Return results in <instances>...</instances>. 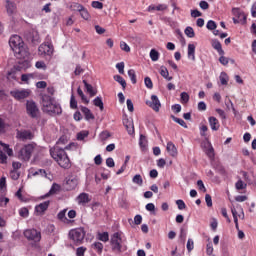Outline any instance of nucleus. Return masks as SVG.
Instances as JSON below:
<instances>
[{"label":"nucleus","instance_id":"bb28decb","mask_svg":"<svg viewBox=\"0 0 256 256\" xmlns=\"http://www.w3.org/2000/svg\"><path fill=\"white\" fill-rule=\"evenodd\" d=\"M83 83H84L87 93H89L90 97H95V95H97V92H95V90H93V86H91L89 83H87V80H83Z\"/></svg>","mask_w":256,"mask_h":256},{"label":"nucleus","instance_id":"a18cd8bd","mask_svg":"<svg viewBox=\"0 0 256 256\" xmlns=\"http://www.w3.org/2000/svg\"><path fill=\"white\" fill-rule=\"evenodd\" d=\"M239 211L237 212V209L235 208L236 218L237 219H245V212L243 211V208L239 207Z\"/></svg>","mask_w":256,"mask_h":256},{"label":"nucleus","instance_id":"9d476101","mask_svg":"<svg viewBox=\"0 0 256 256\" xmlns=\"http://www.w3.org/2000/svg\"><path fill=\"white\" fill-rule=\"evenodd\" d=\"M24 236L26 237V239H29L30 241H35V243L41 241V232L37 231L36 229L25 230Z\"/></svg>","mask_w":256,"mask_h":256},{"label":"nucleus","instance_id":"f257e3e1","mask_svg":"<svg viewBox=\"0 0 256 256\" xmlns=\"http://www.w3.org/2000/svg\"><path fill=\"white\" fill-rule=\"evenodd\" d=\"M9 45L17 59H24L22 69H29L31 67V63L28 60L29 49L25 46L23 38L19 35H12L9 39Z\"/></svg>","mask_w":256,"mask_h":256},{"label":"nucleus","instance_id":"f8f14e48","mask_svg":"<svg viewBox=\"0 0 256 256\" xmlns=\"http://www.w3.org/2000/svg\"><path fill=\"white\" fill-rule=\"evenodd\" d=\"M30 93L29 90H14L10 92V95L14 97V99H17V101H21V99H27Z\"/></svg>","mask_w":256,"mask_h":256},{"label":"nucleus","instance_id":"f3484780","mask_svg":"<svg viewBox=\"0 0 256 256\" xmlns=\"http://www.w3.org/2000/svg\"><path fill=\"white\" fill-rule=\"evenodd\" d=\"M123 125L126 128V131H128L129 135H133L135 133V126L133 124V120L126 118L123 120Z\"/></svg>","mask_w":256,"mask_h":256},{"label":"nucleus","instance_id":"0eeeda50","mask_svg":"<svg viewBox=\"0 0 256 256\" xmlns=\"http://www.w3.org/2000/svg\"><path fill=\"white\" fill-rule=\"evenodd\" d=\"M53 51V44L51 42H44L38 48V55L41 57H51Z\"/></svg>","mask_w":256,"mask_h":256},{"label":"nucleus","instance_id":"774afa93","mask_svg":"<svg viewBox=\"0 0 256 256\" xmlns=\"http://www.w3.org/2000/svg\"><path fill=\"white\" fill-rule=\"evenodd\" d=\"M207 255H213V244L210 242L206 246Z\"/></svg>","mask_w":256,"mask_h":256},{"label":"nucleus","instance_id":"052dcab7","mask_svg":"<svg viewBox=\"0 0 256 256\" xmlns=\"http://www.w3.org/2000/svg\"><path fill=\"white\" fill-rule=\"evenodd\" d=\"M0 163H2V165L7 163V155L3 152V150H0Z\"/></svg>","mask_w":256,"mask_h":256},{"label":"nucleus","instance_id":"6ab92c4d","mask_svg":"<svg viewBox=\"0 0 256 256\" xmlns=\"http://www.w3.org/2000/svg\"><path fill=\"white\" fill-rule=\"evenodd\" d=\"M208 122L212 131H219V127H221V124H219V120L217 118L210 116L208 118Z\"/></svg>","mask_w":256,"mask_h":256},{"label":"nucleus","instance_id":"a19ab883","mask_svg":"<svg viewBox=\"0 0 256 256\" xmlns=\"http://www.w3.org/2000/svg\"><path fill=\"white\" fill-rule=\"evenodd\" d=\"M116 69H118V72L120 73V75H124L125 74V63L124 62L117 63Z\"/></svg>","mask_w":256,"mask_h":256},{"label":"nucleus","instance_id":"6e6d98bb","mask_svg":"<svg viewBox=\"0 0 256 256\" xmlns=\"http://www.w3.org/2000/svg\"><path fill=\"white\" fill-rule=\"evenodd\" d=\"M5 129H7V123L0 117V133H5Z\"/></svg>","mask_w":256,"mask_h":256},{"label":"nucleus","instance_id":"0e129e2a","mask_svg":"<svg viewBox=\"0 0 256 256\" xmlns=\"http://www.w3.org/2000/svg\"><path fill=\"white\" fill-rule=\"evenodd\" d=\"M7 79H9V81L17 79L15 70H11L7 73Z\"/></svg>","mask_w":256,"mask_h":256},{"label":"nucleus","instance_id":"e433bc0d","mask_svg":"<svg viewBox=\"0 0 256 256\" xmlns=\"http://www.w3.org/2000/svg\"><path fill=\"white\" fill-rule=\"evenodd\" d=\"M95 107H99L100 111H103V100H101V97H96L93 101Z\"/></svg>","mask_w":256,"mask_h":256},{"label":"nucleus","instance_id":"3c124183","mask_svg":"<svg viewBox=\"0 0 256 256\" xmlns=\"http://www.w3.org/2000/svg\"><path fill=\"white\" fill-rule=\"evenodd\" d=\"M19 215H20V217L27 218V217H29V210L27 208H21L19 210Z\"/></svg>","mask_w":256,"mask_h":256},{"label":"nucleus","instance_id":"423d86ee","mask_svg":"<svg viewBox=\"0 0 256 256\" xmlns=\"http://www.w3.org/2000/svg\"><path fill=\"white\" fill-rule=\"evenodd\" d=\"M69 238L76 243V245H81L83 239H85V230L83 228H76L69 232Z\"/></svg>","mask_w":256,"mask_h":256},{"label":"nucleus","instance_id":"338daca9","mask_svg":"<svg viewBox=\"0 0 256 256\" xmlns=\"http://www.w3.org/2000/svg\"><path fill=\"white\" fill-rule=\"evenodd\" d=\"M92 7L94 9H103V3L99 2V1H93Z\"/></svg>","mask_w":256,"mask_h":256},{"label":"nucleus","instance_id":"5fc2aeb1","mask_svg":"<svg viewBox=\"0 0 256 256\" xmlns=\"http://www.w3.org/2000/svg\"><path fill=\"white\" fill-rule=\"evenodd\" d=\"M120 49H122V51H125L126 53H129V51H131V47H129L128 44L125 42H120Z\"/></svg>","mask_w":256,"mask_h":256},{"label":"nucleus","instance_id":"ea45409f","mask_svg":"<svg viewBox=\"0 0 256 256\" xmlns=\"http://www.w3.org/2000/svg\"><path fill=\"white\" fill-rule=\"evenodd\" d=\"M231 213L233 215V219H234V223H235V228L237 229V231H239V219L236 216L235 207L231 208Z\"/></svg>","mask_w":256,"mask_h":256},{"label":"nucleus","instance_id":"ddd939ff","mask_svg":"<svg viewBox=\"0 0 256 256\" xmlns=\"http://www.w3.org/2000/svg\"><path fill=\"white\" fill-rule=\"evenodd\" d=\"M79 185V180L75 176H71L66 180L65 189L66 191H73Z\"/></svg>","mask_w":256,"mask_h":256},{"label":"nucleus","instance_id":"49530a36","mask_svg":"<svg viewBox=\"0 0 256 256\" xmlns=\"http://www.w3.org/2000/svg\"><path fill=\"white\" fill-rule=\"evenodd\" d=\"M36 69H42L43 71H45V69H47V64H45L44 61H38L35 64Z\"/></svg>","mask_w":256,"mask_h":256},{"label":"nucleus","instance_id":"69168bd1","mask_svg":"<svg viewBox=\"0 0 256 256\" xmlns=\"http://www.w3.org/2000/svg\"><path fill=\"white\" fill-rule=\"evenodd\" d=\"M106 165H107V167H110V168L115 167V160H113L112 157L107 158Z\"/></svg>","mask_w":256,"mask_h":256},{"label":"nucleus","instance_id":"4d7b16f0","mask_svg":"<svg viewBox=\"0 0 256 256\" xmlns=\"http://www.w3.org/2000/svg\"><path fill=\"white\" fill-rule=\"evenodd\" d=\"M205 202L207 204V207H213V199L211 198V195H205Z\"/></svg>","mask_w":256,"mask_h":256},{"label":"nucleus","instance_id":"e2e57ef3","mask_svg":"<svg viewBox=\"0 0 256 256\" xmlns=\"http://www.w3.org/2000/svg\"><path fill=\"white\" fill-rule=\"evenodd\" d=\"M187 250L191 253V250L194 249L193 239L189 238L186 244Z\"/></svg>","mask_w":256,"mask_h":256},{"label":"nucleus","instance_id":"de8ad7c7","mask_svg":"<svg viewBox=\"0 0 256 256\" xmlns=\"http://www.w3.org/2000/svg\"><path fill=\"white\" fill-rule=\"evenodd\" d=\"M144 83H145V86L147 87V89H153V81L151 80L150 77H146L144 79Z\"/></svg>","mask_w":256,"mask_h":256},{"label":"nucleus","instance_id":"72a5a7b5","mask_svg":"<svg viewBox=\"0 0 256 256\" xmlns=\"http://www.w3.org/2000/svg\"><path fill=\"white\" fill-rule=\"evenodd\" d=\"M184 33L190 39H193V37H195V30H193V27L191 26L186 27V29L184 30Z\"/></svg>","mask_w":256,"mask_h":256},{"label":"nucleus","instance_id":"09e8293b","mask_svg":"<svg viewBox=\"0 0 256 256\" xmlns=\"http://www.w3.org/2000/svg\"><path fill=\"white\" fill-rule=\"evenodd\" d=\"M181 103H189V94L187 92H182L181 95Z\"/></svg>","mask_w":256,"mask_h":256},{"label":"nucleus","instance_id":"a878e982","mask_svg":"<svg viewBox=\"0 0 256 256\" xmlns=\"http://www.w3.org/2000/svg\"><path fill=\"white\" fill-rule=\"evenodd\" d=\"M188 59L195 61V44H188Z\"/></svg>","mask_w":256,"mask_h":256},{"label":"nucleus","instance_id":"9b49d317","mask_svg":"<svg viewBox=\"0 0 256 256\" xmlns=\"http://www.w3.org/2000/svg\"><path fill=\"white\" fill-rule=\"evenodd\" d=\"M146 105L153 109V111H156V113L161 109V101H159V97H157V95H152L151 100L146 101Z\"/></svg>","mask_w":256,"mask_h":256},{"label":"nucleus","instance_id":"cd10ccee","mask_svg":"<svg viewBox=\"0 0 256 256\" xmlns=\"http://www.w3.org/2000/svg\"><path fill=\"white\" fill-rule=\"evenodd\" d=\"M132 182L134 183V185H138L139 187H142L143 186V177L140 174H136L132 178Z\"/></svg>","mask_w":256,"mask_h":256},{"label":"nucleus","instance_id":"dca6fc26","mask_svg":"<svg viewBox=\"0 0 256 256\" xmlns=\"http://www.w3.org/2000/svg\"><path fill=\"white\" fill-rule=\"evenodd\" d=\"M76 201L78 205L85 206L87 205V203H91V197L89 196V194L83 192L77 196Z\"/></svg>","mask_w":256,"mask_h":256},{"label":"nucleus","instance_id":"2f4dec72","mask_svg":"<svg viewBox=\"0 0 256 256\" xmlns=\"http://www.w3.org/2000/svg\"><path fill=\"white\" fill-rule=\"evenodd\" d=\"M128 77L130 78V81L133 83V85L137 83V75L135 74V70H128Z\"/></svg>","mask_w":256,"mask_h":256},{"label":"nucleus","instance_id":"c9c22d12","mask_svg":"<svg viewBox=\"0 0 256 256\" xmlns=\"http://www.w3.org/2000/svg\"><path fill=\"white\" fill-rule=\"evenodd\" d=\"M235 188L237 191H242V189H247V183L243 182V180H238L235 184Z\"/></svg>","mask_w":256,"mask_h":256},{"label":"nucleus","instance_id":"7ed1b4c3","mask_svg":"<svg viewBox=\"0 0 256 256\" xmlns=\"http://www.w3.org/2000/svg\"><path fill=\"white\" fill-rule=\"evenodd\" d=\"M50 155L63 169H69V167H71L69 156H67V152H65L63 148L58 146L51 148Z\"/></svg>","mask_w":256,"mask_h":256},{"label":"nucleus","instance_id":"39448f33","mask_svg":"<svg viewBox=\"0 0 256 256\" xmlns=\"http://www.w3.org/2000/svg\"><path fill=\"white\" fill-rule=\"evenodd\" d=\"M33 151H35V146L33 144L25 145L19 150L18 159H20V161H29L31 155H33Z\"/></svg>","mask_w":256,"mask_h":256},{"label":"nucleus","instance_id":"7c9ffc66","mask_svg":"<svg viewBox=\"0 0 256 256\" xmlns=\"http://www.w3.org/2000/svg\"><path fill=\"white\" fill-rule=\"evenodd\" d=\"M114 80L122 86V89H125L127 87V82L123 77L115 75Z\"/></svg>","mask_w":256,"mask_h":256},{"label":"nucleus","instance_id":"aec40b11","mask_svg":"<svg viewBox=\"0 0 256 256\" xmlns=\"http://www.w3.org/2000/svg\"><path fill=\"white\" fill-rule=\"evenodd\" d=\"M17 137L22 140H27V139L31 140L33 139V133H31V131L29 130L18 131Z\"/></svg>","mask_w":256,"mask_h":256},{"label":"nucleus","instance_id":"6e6552de","mask_svg":"<svg viewBox=\"0 0 256 256\" xmlns=\"http://www.w3.org/2000/svg\"><path fill=\"white\" fill-rule=\"evenodd\" d=\"M122 234L119 232H115L111 237V246L113 251H121V247L123 245V237Z\"/></svg>","mask_w":256,"mask_h":256},{"label":"nucleus","instance_id":"13d9d810","mask_svg":"<svg viewBox=\"0 0 256 256\" xmlns=\"http://www.w3.org/2000/svg\"><path fill=\"white\" fill-rule=\"evenodd\" d=\"M70 107L71 109H77V100H75V96L73 94L70 98Z\"/></svg>","mask_w":256,"mask_h":256},{"label":"nucleus","instance_id":"f03ea898","mask_svg":"<svg viewBox=\"0 0 256 256\" xmlns=\"http://www.w3.org/2000/svg\"><path fill=\"white\" fill-rule=\"evenodd\" d=\"M42 111L48 115H61L63 110L55 99L47 94L42 96Z\"/></svg>","mask_w":256,"mask_h":256},{"label":"nucleus","instance_id":"473e14b6","mask_svg":"<svg viewBox=\"0 0 256 256\" xmlns=\"http://www.w3.org/2000/svg\"><path fill=\"white\" fill-rule=\"evenodd\" d=\"M150 59L151 61H159V51L156 49H151L150 50Z\"/></svg>","mask_w":256,"mask_h":256},{"label":"nucleus","instance_id":"1a4fd4ad","mask_svg":"<svg viewBox=\"0 0 256 256\" xmlns=\"http://www.w3.org/2000/svg\"><path fill=\"white\" fill-rule=\"evenodd\" d=\"M233 23L237 25V23H245L247 21V15L240 8H232Z\"/></svg>","mask_w":256,"mask_h":256},{"label":"nucleus","instance_id":"c03bdc74","mask_svg":"<svg viewBox=\"0 0 256 256\" xmlns=\"http://www.w3.org/2000/svg\"><path fill=\"white\" fill-rule=\"evenodd\" d=\"M99 240L103 241L104 243H107V241H109V233L107 232L100 233Z\"/></svg>","mask_w":256,"mask_h":256},{"label":"nucleus","instance_id":"603ef678","mask_svg":"<svg viewBox=\"0 0 256 256\" xmlns=\"http://www.w3.org/2000/svg\"><path fill=\"white\" fill-rule=\"evenodd\" d=\"M176 205L178 206V209L180 211H183V209L187 208V205L185 204V202L183 200H177Z\"/></svg>","mask_w":256,"mask_h":256},{"label":"nucleus","instance_id":"58836bf2","mask_svg":"<svg viewBox=\"0 0 256 256\" xmlns=\"http://www.w3.org/2000/svg\"><path fill=\"white\" fill-rule=\"evenodd\" d=\"M173 121H175V123H178V125H181V127H184V129H187V123H185V120L181 119V118H177L175 116H172Z\"/></svg>","mask_w":256,"mask_h":256},{"label":"nucleus","instance_id":"bf43d9fd","mask_svg":"<svg viewBox=\"0 0 256 256\" xmlns=\"http://www.w3.org/2000/svg\"><path fill=\"white\" fill-rule=\"evenodd\" d=\"M109 137H111V134L107 131L101 132V134H100L101 141H107V139H109Z\"/></svg>","mask_w":256,"mask_h":256},{"label":"nucleus","instance_id":"a211bd4d","mask_svg":"<svg viewBox=\"0 0 256 256\" xmlns=\"http://www.w3.org/2000/svg\"><path fill=\"white\" fill-rule=\"evenodd\" d=\"M166 151L171 157H177V155H179V152L177 151V146H175V144H173V142L171 141L167 143Z\"/></svg>","mask_w":256,"mask_h":256},{"label":"nucleus","instance_id":"c756f323","mask_svg":"<svg viewBox=\"0 0 256 256\" xmlns=\"http://www.w3.org/2000/svg\"><path fill=\"white\" fill-rule=\"evenodd\" d=\"M219 79H220L221 85L229 84V75H227L225 72L220 73Z\"/></svg>","mask_w":256,"mask_h":256},{"label":"nucleus","instance_id":"c85d7f7f","mask_svg":"<svg viewBox=\"0 0 256 256\" xmlns=\"http://www.w3.org/2000/svg\"><path fill=\"white\" fill-rule=\"evenodd\" d=\"M1 147H3V151L7 153L9 157H13V149L9 148V144L3 143V141H0Z\"/></svg>","mask_w":256,"mask_h":256},{"label":"nucleus","instance_id":"8fccbe9b","mask_svg":"<svg viewBox=\"0 0 256 256\" xmlns=\"http://www.w3.org/2000/svg\"><path fill=\"white\" fill-rule=\"evenodd\" d=\"M21 174H19V172L17 170H12L10 171V177L11 179H13V181H17V179H19Z\"/></svg>","mask_w":256,"mask_h":256},{"label":"nucleus","instance_id":"393cba45","mask_svg":"<svg viewBox=\"0 0 256 256\" xmlns=\"http://www.w3.org/2000/svg\"><path fill=\"white\" fill-rule=\"evenodd\" d=\"M15 9H17V7L15 6V3L11 2V0H6L7 13H10V15H12V13H15Z\"/></svg>","mask_w":256,"mask_h":256},{"label":"nucleus","instance_id":"864d4df0","mask_svg":"<svg viewBox=\"0 0 256 256\" xmlns=\"http://www.w3.org/2000/svg\"><path fill=\"white\" fill-rule=\"evenodd\" d=\"M85 251H87V248L81 246V247L77 248L76 255L77 256H85Z\"/></svg>","mask_w":256,"mask_h":256},{"label":"nucleus","instance_id":"f704fd0d","mask_svg":"<svg viewBox=\"0 0 256 256\" xmlns=\"http://www.w3.org/2000/svg\"><path fill=\"white\" fill-rule=\"evenodd\" d=\"M92 249L97 251V253H102L103 252V243H101V242H94L92 244Z\"/></svg>","mask_w":256,"mask_h":256},{"label":"nucleus","instance_id":"680f3d73","mask_svg":"<svg viewBox=\"0 0 256 256\" xmlns=\"http://www.w3.org/2000/svg\"><path fill=\"white\" fill-rule=\"evenodd\" d=\"M139 145L140 147H147V138L144 135H140Z\"/></svg>","mask_w":256,"mask_h":256},{"label":"nucleus","instance_id":"4c0bfd02","mask_svg":"<svg viewBox=\"0 0 256 256\" xmlns=\"http://www.w3.org/2000/svg\"><path fill=\"white\" fill-rule=\"evenodd\" d=\"M206 27L209 31H215L217 29V23L213 20H209L206 24Z\"/></svg>","mask_w":256,"mask_h":256},{"label":"nucleus","instance_id":"412c9836","mask_svg":"<svg viewBox=\"0 0 256 256\" xmlns=\"http://www.w3.org/2000/svg\"><path fill=\"white\" fill-rule=\"evenodd\" d=\"M82 113L84 114L86 121H93L95 119V115L91 112V110L87 107H82L81 109Z\"/></svg>","mask_w":256,"mask_h":256},{"label":"nucleus","instance_id":"37998d69","mask_svg":"<svg viewBox=\"0 0 256 256\" xmlns=\"http://www.w3.org/2000/svg\"><path fill=\"white\" fill-rule=\"evenodd\" d=\"M197 187H198L199 191H202V193H207V188L205 187L203 180L197 181Z\"/></svg>","mask_w":256,"mask_h":256},{"label":"nucleus","instance_id":"2eb2a0df","mask_svg":"<svg viewBox=\"0 0 256 256\" xmlns=\"http://www.w3.org/2000/svg\"><path fill=\"white\" fill-rule=\"evenodd\" d=\"M76 11H79L82 19H85V21H89L91 19V15L89 14V11H87V8L83 7L81 4L75 5Z\"/></svg>","mask_w":256,"mask_h":256},{"label":"nucleus","instance_id":"5701e85b","mask_svg":"<svg viewBox=\"0 0 256 256\" xmlns=\"http://www.w3.org/2000/svg\"><path fill=\"white\" fill-rule=\"evenodd\" d=\"M206 155L213 159L215 157V150L213 149V146L211 145V142H206Z\"/></svg>","mask_w":256,"mask_h":256},{"label":"nucleus","instance_id":"20e7f679","mask_svg":"<svg viewBox=\"0 0 256 256\" xmlns=\"http://www.w3.org/2000/svg\"><path fill=\"white\" fill-rule=\"evenodd\" d=\"M26 113L28 117H31V119H39V116L41 115L39 106H37V103L33 100L26 101Z\"/></svg>","mask_w":256,"mask_h":256},{"label":"nucleus","instance_id":"4be33fe9","mask_svg":"<svg viewBox=\"0 0 256 256\" xmlns=\"http://www.w3.org/2000/svg\"><path fill=\"white\" fill-rule=\"evenodd\" d=\"M160 75L166 79V81H173V78L169 76V70H167V67L165 66L160 67Z\"/></svg>","mask_w":256,"mask_h":256},{"label":"nucleus","instance_id":"b1692460","mask_svg":"<svg viewBox=\"0 0 256 256\" xmlns=\"http://www.w3.org/2000/svg\"><path fill=\"white\" fill-rule=\"evenodd\" d=\"M212 47L213 49H216V51H218L219 55H225V51H223L221 42H219V40H213Z\"/></svg>","mask_w":256,"mask_h":256},{"label":"nucleus","instance_id":"79ce46f5","mask_svg":"<svg viewBox=\"0 0 256 256\" xmlns=\"http://www.w3.org/2000/svg\"><path fill=\"white\" fill-rule=\"evenodd\" d=\"M86 137H89V132L88 131H81L77 134V140L78 141H83Z\"/></svg>","mask_w":256,"mask_h":256},{"label":"nucleus","instance_id":"4468645a","mask_svg":"<svg viewBox=\"0 0 256 256\" xmlns=\"http://www.w3.org/2000/svg\"><path fill=\"white\" fill-rule=\"evenodd\" d=\"M50 202L45 201L35 206V213L36 215H44L45 211L49 209Z\"/></svg>","mask_w":256,"mask_h":256}]
</instances>
